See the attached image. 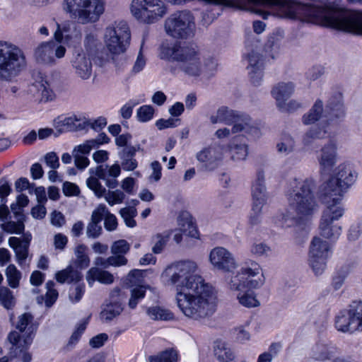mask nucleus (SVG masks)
Listing matches in <instances>:
<instances>
[{"instance_id": "nucleus-60", "label": "nucleus", "mask_w": 362, "mask_h": 362, "mask_svg": "<svg viewBox=\"0 0 362 362\" xmlns=\"http://www.w3.org/2000/svg\"><path fill=\"white\" fill-rule=\"evenodd\" d=\"M220 11L214 12L213 10H206L202 13V23L204 26L209 25L218 16Z\"/></svg>"}, {"instance_id": "nucleus-56", "label": "nucleus", "mask_w": 362, "mask_h": 362, "mask_svg": "<svg viewBox=\"0 0 362 362\" xmlns=\"http://www.w3.org/2000/svg\"><path fill=\"white\" fill-rule=\"evenodd\" d=\"M269 251L270 247L263 243H255L250 248L251 253L256 256L267 255Z\"/></svg>"}, {"instance_id": "nucleus-41", "label": "nucleus", "mask_w": 362, "mask_h": 362, "mask_svg": "<svg viewBox=\"0 0 362 362\" xmlns=\"http://www.w3.org/2000/svg\"><path fill=\"white\" fill-rule=\"evenodd\" d=\"M322 128H319L317 127H312L309 131H308L303 136V142L305 146L310 145L313 141L315 139H322L325 137V134H327V130L325 129L326 124H322Z\"/></svg>"}, {"instance_id": "nucleus-13", "label": "nucleus", "mask_w": 362, "mask_h": 362, "mask_svg": "<svg viewBox=\"0 0 362 362\" xmlns=\"http://www.w3.org/2000/svg\"><path fill=\"white\" fill-rule=\"evenodd\" d=\"M105 45L113 54L124 52L129 45L131 33L125 21L115 22L106 28L104 35Z\"/></svg>"}, {"instance_id": "nucleus-36", "label": "nucleus", "mask_w": 362, "mask_h": 362, "mask_svg": "<svg viewBox=\"0 0 362 362\" xmlns=\"http://www.w3.org/2000/svg\"><path fill=\"white\" fill-rule=\"evenodd\" d=\"M123 310L122 304L119 302H114L107 304L100 313V318L106 322L113 320L119 315Z\"/></svg>"}, {"instance_id": "nucleus-20", "label": "nucleus", "mask_w": 362, "mask_h": 362, "mask_svg": "<svg viewBox=\"0 0 362 362\" xmlns=\"http://www.w3.org/2000/svg\"><path fill=\"white\" fill-rule=\"evenodd\" d=\"M209 261L218 270L230 272L237 267L233 254L223 247L212 249L209 254Z\"/></svg>"}, {"instance_id": "nucleus-53", "label": "nucleus", "mask_w": 362, "mask_h": 362, "mask_svg": "<svg viewBox=\"0 0 362 362\" xmlns=\"http://www.w3.org/2000/svg\"><path fill=\"white\" fill-rule=\"evenodd\" d=\"M202 65V74H204L206 77H210L211 76L214 75V72L216 70L218 64L214 58L209 57L204 60V64Z\"/></svg>"}, {"instance_id": "nucleus-39", "label": "nucleus", "mask_w": 362, "mask_h": 362, "mask_svg": "<svg viewBox=\"0 0 362 362\" xmlns=\"http://www.w3.org/2000/svg\"><path fill=\"white\" fill-rule=\"evenodd\" d=\"M146 313L153 320H170L173 318V314L171 312L159 306L148 308Z\"/></svg>"}, {"instance_id": "nucleus-6", "label": "nucleus", "mask_w": 362, "mask_h": 362, "mask_svg": "<svg viewBox=\"0 0 362 362\" xmlns=\"http://www.w3.org/2000/svg\"><path fill=\"white\" fill-rule=\"evenodd\" d=\"M197 264L192 261H180L168 266L163 276L170 284L175 286L177 293L198 289V286L206 283L202 276L195 274Z\"/></svg>"}, {"instance_id": "nucleus-18", "label": "nucleus", "mask_w": 362, "mask_h": 362, "mask_svg": "<svg viewBox=\"0 0 362 362\" xmlns=\"http://www.w3.org/2000/svg\"><path fill=\"white\" fill-rule=\"evenodd\" d=\"M66 48L53 40L40 43L35 49L34 57L35 60L43 64H55L56 57L61 59L64 57Z\"/></svg>"}, {"instance_id": "nucleus-12", "label": "nucleus", "mask_w": 362, "mask_h": 362, "mask_svg": "<svg viewBox=\"0 0 362 362\" xmlns=\"http://www.w3.org/2000/svg\"><path fill=\"white\" fill-rule=\"evenodd\" d=\"M166 33L176 39H187L194 35L195 23L192 14L188 11H177L165 21Z\"/></svg>"}, {"instance_id": "nucleus-57", "label": "nucleus", "mask_w": 362, "mask_h": 362, "mask_svg": "<svg viewBox=\"0 0 362 362\" xmlns=\"http://www.w3.org/2000/svg\"><path fill=\"white\" fill-rule=\"evenodd\" d=\"M179 119L168 118V119H160L156 121V126L159 130H162L167 128H173L177 126Z\"/></svg>"}, {"instance_id": "nucleus-59", "label": "nucleus", "mask_w": 362, "mask_h": 362, "mask_svg": "<svg viewBox=\"0 0 362 362\" xmlns=\"http://www.w3.org/2000/svg\"><path fill=\"white\" fill-rule=\"evenodd\" d=\"M84 284H77L69 293V298L73 302H78L84 293Z\"/></svg>"}, {"instance_id": "nucleus-46", "label": "nucleus", "mask_w": 362, "mask_h": 362, "mask_svg": "<svg viewBox=\"0 0 362 362\" xmlns=\"http://www.w3.org/2000/svg\"><path fill=\"white\" fill-rule=\"evenodd\" d=\"M33 320V315L28 313H25L18 317L16 329H18L21 332H24L27 329L26 335L24 337V338L29 334V327L33 325L37 328V326L32 323Z\"/></svg>"}, {"instance_id": "nucleus-15", "label": "nucleus", "mask_w": 362, "mask_h": 362, "mask_svg": "<svg viewBox=\"0 0 362 362\" xmlns=\"http://www.w3.org/2000/svg\"><path fill=\"white\" fill-rule=\"evenodd\" d=\"M335 327L342 332L362 331V302L353 301L348 308L341 310L336 316Z\"/></svg>"}, {"instance_id": "nucleus-4", "label": "nucleus", "mask_w": 362, "mask_h": 362, "mask_svg": "<svg viewBox=\"0 0 362 362\" xmlns=\"http://www.w3.org/2000/svg\"><path fill=\"white\" fill-rule=\"evenodd\" d=\"M89 173L91 175L87 179L86 184L97 197H105L106 202L110 206L120 204L124 201L125 198L124 192L117 189L108 191L107 193L106 189L99 182V179L104 180L106 186L110 189L117 187L118 182L116 178L121 173V167L119 164L115 163L111 166L100 165L96 168H90Z\"/></svg>"}, {"instance_id": "nucleus-43", "label": "nucleus", "mask_w": 362, "mask_h": 362, "mask_svg": "<svg viewBox=\"0 0 362 362\" xmlns=\"http://www.w3.org/2000/svg\"><path fill=\"white\" fill-rule=\"evenodd\" d=\"M6 276L8 284L11 288H16L19 286L21 273L14 264H11L7 267L6 269Z\"/></svg>"}, {"instance_id": "nucleus-22", "label": "nucleus", "mask_w": 362, "mask_h": 362, "mask_svg": "<svg viewBox=\"0 0 362 362\" xmlns=\"http://www.w3.org/2000/svg\"><path fill=\"white\" fill-rule=\"evenodd\" d=\"M252 211L255 213L262 212L263 206L267 202V194L264 185V173L259 170L257 173V178L252 187Z\"/></svg>"}, {"instance_id": "nucleus-49", "label": "nucleus", "mask_w": 362, "mask_h": 362, "mask_svg": "<svg viewBox=\"0 0 362 362\" xmlns=\"http://www.w3.org/2000/svg\"><path fill=\"white\" fill-rule=\"evenodd\" d=\"M0 303L7 310L14 306V298L12 292L6 287H0Z\"/></svg>"}, {"instance_id": "nucleus-14", "label": "nucleus", "mask_w": 362, "mask_h": 362, "mask_svg": "<svg viewBox=\"0 0 362 362\" xmlns=\"http://www.w3.org/2000/svg\"><path fill=\"white\" fill-rule=\"evenodd\" d=\"M130 9L138 21L148 24L158 21L167 13L161 0H132Z\"/></svg>"}, {"instance_id": "nucleus-7", "label": "nucleus", "mask_w": 362, "mask_h": 362, "mask_svg": "<svg viewBox=\"0 0 362 362\" xmlns=\"http://www.w3.org/2000/svg\"><path fill=\"white\" fill-rule=\"evenodd\" d=\"M26 66L25 54L19 47L6 41H0V81H12Z\"/></svg>"}, {"instance_id": "nucleus-50", "label": "nucleus", "mask_w": 362, "mask_h": 362, "mask_svg": "<svg viewBox=\"0 0 362 362\" xmlns=\"http://www.w3.org/2000/svg\"><path fill=\"white\" fill-rule=\"evenodd\" d=\"M62 124L66 127L69 131L82 130L86 126V123L81 122V120L78 119L76 116L64 118L62 121Z\"/></svg>"}, {"instance_id": "nucleus-24", "label": "nucleus", "mask_w": 362, "mask_h": 362, "mask_svg": "<svg viewBox=\"0 0 362 362\" xmlns=\"http://www.w3.org/2000/svg\"><path fill=\"white\" fill-rule=\"evenodd\" d=\"M335 354V348L324 341L316 342L310 349V358L316 361H329Z\"/></svg>"}, {"instance_id": "nucleus-5", "label": "nucleus", "mask_w": 362, "mask_h": 362, "mask_svg": "<svg viewBox=\"0 0 362 362\" xmlns=\"http://www.w3.org/2000/svg\"><path fill=\"white\" fill-rule=\"evenodd\" d=\"M160 58L177 62L179 69L189 76L197 77L202 74L200 54L192 45L164 47L160 52Z\"/></svg>"}, {"instance_id": "nucleus-32", "label": "nucleus", "mask_w": 362, "mask_h": 362, "mask_svg": "<svg viewBox=\"0 0 362 362\" xmlns=\"http://www.w3.org/2000/svg\"><path fill=\"white\" fill-rule=\"evenodd\" d=\"M86 280L90 286H92L95 281L104 284H111L114 281V276L107 271L92 267L87 272Z\"/></svg>"}, {"instance_id": "nucleus-58", "label": "nucleus", "mask_w": 362, "mask_h": 362, "mask_svg": "<svg viewBox=\"0 0 362 362\" xmlns=\"http://www.w3.org/2000/svg\"><path fill=\"white\" fill-rule=\"evenodd\" d=\"M102 230L100 224L90 222L87 226L86 234L88 238H97L100 235Z\"/></svg>"}, {"instance_id": "nucleus-11", "label": "nucleus", "mask_w": 362, "mask_h": 362, "mask_svg": "<svg viewBox=\"0 0 362 362\" xmlns=\"http://www.w3.org/2000/svg\"><path fill=\"white\" fill-rule=\"evenodd\" d=\"M345 213L341 199L333 198L326 201L319 224L320 235L327 240L336 241L341 233V227L335 223Z\"/></svg>"}, {"instance_id": "nucleus-21", "label": "nucleus", "mask_w": 362, "mask_h": 362, "mask_svg": "<svg viewBox=\"0 0 362 362\" xmlns=\"http://www.w3.org/2000/svg\"><path fill=\"white\" fill-rule=\"evenodd\" d=\"M75 74L83 80L90 78L93 71V64L88 54L83 50L76 51L73 53L70 61Z\"/></svg>"}, {"instance_id": "nucleus-8", "label": "nucleus", "mask_w": 362, "mask_h": 362, "mask_svg": "<svg viewBox=\"0 0 362 362\" xmlns=\"http://www.w3.org/2000/svg\"><path fill=\"white\" fill-rule=\"evenodd\" d=\"M344 116L342 95L337 93L329 99L325 108L323 107V102L320 99L317 100L310 111L304 115L303 121L305 124H311L320 121L322 124L328 125Z\"/></svg>"}, {"instance_id": "nucleus-30", "label": "nucleus", "mask_w": 362, "mask_h": 362, "mask_svg": "<svg viewBox=\"0 0 362 362\" xmlns=\"http://www.w3.org/2000/svg\"><path fill=\"white\" fill-rule=\"evenodd\" d=\"M8 243L9 247L14 251L17 263L21 267H23L28 257L30 246L21 243L20 238L14 236L9 238Z\"/></svg>"}, {"instance_id": "nucleus-31", "label": "nucleus", "mask_w": 362, "mask_h": 362, "mask_svg": "<svg viewBox=\"0 0 362 362\" xmlns=\"http://www.w3.org/2000/svg\"><path fill=\"white\" fill-rule=\"evenodd\" d=\"M237 112L226 106H222L217 110L215 114L210 117V122L212 124L223 123L231 125L238 117Z\"/></svg>"}, {"instance_id": "nucleus-23", "label": "nucleus", "mask_w": 362, "mask_h": 362, "mask_svg": "<svg viewBox=\"0 0 362 362\" xmlns=\"http://www.w3.org/2000/svg\"><path fill=\"white\" fill-rule=\"evenodd\" d=\"M248 65L247 69L251 82L255 86H259L262 80L264 69V59L256 50H252L247 56Z\"/></svg>"}, {"instance_id": "nucleus-28", "label": "nucleus", "mask_w": 362, "mask_h": 362, "mask_svg": "<svg viewBox=\"0 0 362 362\" xmlns=\"http://www.w3.org/2000/svg\"><path fill=\"white\" fill-rule=\"evenodd\" d=\"M237 116L234 119L235 121L233 123L232 133L245 132L247 134H259V129L252 124L251 117L248 115L238 111Z\"/></svg>"}, {"instance_id": "nucleus-16", "label": "nucleus", "mask_w": 362, "mask_h": 362, "mask_svg": "<svg viewBox=\"0 0 362 362\" xmlns=\"http://www.w3.org/2000/svg\"><path fill=\"white\" fill-rule=\"evenodd\" d=\"M332 254V247L327 241L317 236L313 238L309 250V264L315 275L324 272Z\"/></svg>"}, {"instance_id": "nucleus-3", "label": "nucleus", "mask_w": 362, "mask_h": 362, "mask_svg": "<svg viewBox=\"0 0 362 362\" xmlns=\"http://www.w3.org/2000/svg\"><path fill=\"white\" fill-rule=\"evenodd\" d=\"M261 268L254 261L245 262L240 270L230 278L228 282L231 290L240 291L238 294L239 303L247 308H254L259 305L254 293L250 290L257 288L263 285L264 278L260 274Z\"/></svg>"}, {"instance_id": "nucleus-10", "label": "nucleus", "mask_w": 362, "mask_h": 362, "mask_svg": "<svg viewBox=\"0 0 362 362\" xmlns=\"http://www.w3.org/2000/svg\"><path fill=\"white\" fill-rule=\"evenodd\" d=\"M62 6L64 12L81 24L96 22L104 12L100 0H64Z\"/></svg>"}, {"instance_id": "nucleus-26", "label": "nucleus", "mask_w": 362, "mask_h": 362, "mask_svg": "<svg viewBox=\"0 0 362 362\" xmlns=\"http://www.w3.org/2000/svg\"><path fill=\"white\" fill-rule=\"evenodd\" d=\"M295 86L293 82H280L272 90L273 97L276 99L279 108L285 107V102L293 93Z\"/></svg>"}, {"instance_id": "nucleus-48", "label": "nucleus", "mask_w": 362, "mask_h": 362, "mask_svg": "<svg viewBox=\"0 0 362 362\" xmlns=\"http://www.w3.org/2000/svg\"><path fill=\"white\" fill-rule=\"evenodd\" d=\"M177 356L175 351H165L157 356H151L149 362H177Z\"/></svg>"}, {"instance_id": "nucleus-40", "label": "nucleus", "mask_w": 362, "mask_h": 362, "mask_svg": "<svg viewBox=\"0 0 362 362\" xmlns=\"http://www.w3.org/2000/svg\"><path fill=\"white\" fill-rule=\"evenodd\" d=\"M16 221H8L1 224V228L3 230L11 234L20 235L23 233L25 230L24 220L22 218H16Z\"/></svg>"}, {"instance_id": "nucleus-1", "label": "nucleus", "mask_w": 362, "mask_h": 362, "mask_svg": "<svg viewBox=\"0 0 362 362\" xmlns=\"http://www.w3.org/2000/svg\"><path fill=\"white\" fill-rule=\"evenodd\" d=\"M177 306L187 317L201 320L211 317L216 311V296L214 288L207 283L198 286V289L177 293Z\"/></svg>"}, {"instance_id": "nucleus-44", "label": "nucleus", "mask_w": 362, "mask_h": 362, "mask_svg": "<svg viewBox=\"0 0 362 362\" xmlns=\"http://www.w3.org/2000/svg\"><path fill=\"white\" fill-rule=\"evenodd\" d=\"M119 214L124 221L127 226L134 228L136 225V221L134 218L136 216V209L134 207L129 206L124 207L119 210Z\"/></svg>"}, {"instance_id": "nucleus-33", "label": "nucleus", "mask_w": 362, "mask_h": 362, "mask_svg": "<svg viewBox=\"0 0 362 362\" xmlns=\"http://www.w3.org/2000/svg\"><path fill=\"white\" fill-rule=\"evenodd\" d=\"M81 273L74 269L71 265L68 266L66 269L59 271L55 274L56 280L60 283L64 284L65 282H78L82 279Z\"/></svg>"}, {"instance_id": "nucleus-63", "label": "nucleus", "mask_w": 362, "mask_h": 362, "mask_svg": "<svg viewBox=\"0 0 362 362\" xmlns=\"http://www.w3.org/2000/svg\"><path fill=\"white\" fill-rule=\"evenodd\" d=\"M107 339V334L105 333H101L91 338L89 341V344L93 348H100L104 345L105 342Z\"/></svg>"}, {"instance_id": "nucleus-55", "label": "nucleus", "mask_w": 362, "mask_h": 362, "mask_svg": "<svg viewBox=\"0 0 362 362\" xmlns=\"http://www.w3.org/2000/svg\"><path fill=\"white\" fill-rule=\"evenodd\" d=\"M107 211V209L104 204L99 205L98 207L93 211L90 222L100 224L104 216L106 215Z\"/></svg>"}, {"instance_id": "nucleus-9", "label": "nucleus", "mask_w": 362, "mask_h": 362, "mask_svg": "<svg viewBox=\"0 0 362 362\" xmlns=\"http://www.w3.org/2000/svg\"><path fill=\"white\" fill-rule=\"evenodd\" d=\"M357 174L349 164H340L334 173L321 186L322 195L331 200L341 199L356 180Z\"/></svg>"}, {"instance_id": "nucleus-42", "label": "nucleus", "mask_w": 362, "mask_h": 362, "mask_svg": "<svg viewBox=\"0 0 362 362\" xmlns=\"http://www.w3.org/2000/svg\"><path fill=\"white\" fill-rule=\"evenodd\" d=\"M296 146V141L290 135H284L281 137V141L276 144L279 153L285 156L292 153Z\"/></svg>"}, {"instance_id": "nucleus-2", "label": "nucleus", "mask_w": 362, "mask_h": 362, "mask_svg": "<svg viewBox=\"0 0 362 362\" xmlns=\"http://www.w3.org/2000/svg\"><path fill=\"white\" fill-rule=\"evenodd\" d=\"M315 184L312 178L291 179L286 190L288 206L299 218L312 217L319 205L315 195Z\"/></svg>"}, {"instance_id": "nucleus-45", "label": "nucleus", "mask_w": 362, "mask_h": 362, "mask_svg": "<svg viewBox=\"0 0 362 362\" xmlns=\"http://www.w3.org/2000/svg\"><path fill=\"white\" fill-rule=\"evenodd\" d=\"M85 250L86 247L83 245H80L75 250V255L76 257L75 264L80 269L88 267L90 263L89 257L85 254Z\"/></svg>"}, {"instance_id": "nucleus-35", "label": "nucleus", "mask_w": 362, "mask_h": 362, "mask_svg": "<svg viewBox=\"0 0 362 362\" xmlns=\"http://www.w3.org/2000/svg\"><path fill=\"white\" fill-rule=\"evenodd\" d=\"M214 354L220 362H232L235 355L225 342L217 341L214 347Z\"/></svg>"}, {"instance_id": "nucleus-19", "label": "nucleus", "mask_w": 362, "mask_h": 362, "mask_svg": "<svg viewBox=\"0 0 362 362\" xmlns=\"http://www.w3.org/2000/svg\"><path fill=\"white\" fill-rule=\"evenodd\" d=\"M337 146L334 140L329 141L320 151L317 160L321 174H329L337 163Z\"/></svg>"}, {"instance_id": "nucleus-25", "label": "nucleus", "mask_w": 362, "mask_h": 362, "mask_svg": "<svg viewBox=\"0 0 362 362\" xmlns=\"http://www.w3.org/2000/svg\"><path fill=\"white\" fill-rule=\"evenodd\" d=\"M221 158L219 148L215 146H210L204 148L197 153V159L205 163V167L208 170H213L217 166L216 162Z\"/></svg>"}, {"instance_id": "nucleus-51", "label": "nucleus", "mask_w": 362, "mask_h": 362, "mask_svg": "<svg viewBox=\"0 0 362 362\" xmlns=\"http://www.w3.org/2000/svg\"><path fill=\"white\" fill-rule=\"evenodd\" d=\"M154 115V108L151 105H142L136 112L137 119L141 122L150 121Z\"/></svg>"}, {"instance_id": "nucleus-54", "label": "nucleus", "mask_w": 362, "mask_h": 362, "mask_svg": "<svg viewBox=\"0 0 362 362\" xmlns=\"http://www.w3.org/2000/svg\"><path fill=\"white\" fill-rule=\"evenodd\" d=\"M144 271L140 269H133L129 272L127 276V284L130 286H137L141 282L143 277Z\"/></svg>"}, {"instance_id": "nucleus-52", "label": "nucleus", "mask_w": 362, "mask_h": 362, "mask_svg": "<svg viewBox=\"0 0 362 362\" xmlns=\"http://www.w3.org/2000/svg\"><path fill=\"white\" fill-rule=\"evenodd\" d=\"M33 86L41 93L42 98H45L47 100H52V91L50 90L49 84L46 81L41 79L40 81H36L33 83Z\"/></svg>"}, {"instance_id": "nucleus-47", "label": "nucleus", "mask_w": 362, "mask_h": 362, "mask_svg": "<svg viewBox=\"0 0 362 362\" xmlns=\"http://www.w3.org/2000/svg\"><path fill=\"white\" fill-rule=\"evenodd\" d=\"M130 250V245L126 240H119L115 241L111 246V252L113 256L124 257Z\"/></svg>"}, {"instance_id": "nucleus-27", "label": "nucleus", "mask_w": 362, "mask_h": 362, "mask_svg": "<svg viewBox=\"0 0 362 362\" xmlns=\"http://www.w3.org/2000/svg\"><path fill=\"white\" fill-rule=\"evenodd\" d=\"M139 149V145H129V146H126L118 152V156L121 159V166L124 170L132 171L137 168L138 163L134 156Z\"/></svg>"}, {"instance_id": "nucleus-62", "label": "nucleus", "mask_w": 362, "mask_h": 362, "mask_svg": "<svg viewBox=\"0 0 362 362\" xmlns=\"http://www.w3.org/2000/svg\"><path fill=\"white\" fill-rule=\"evenodd\" d=\"M104 226L105 228L108 231L115 230L117 226V221L116 216L110 214L108 211L105 215Z\"/></svg>"}, {"instance_id": "nucleus-37", "label": "nucleus", "mask_w": 362, "mask_h": 362, "mask_svg": "<svg viewBox=\"0 0 362 362\" xmlns=\"http://www.w3.org/2000/svg\"><path fill=\"white\" fill-rule=\"evenodd\" d=\"M127 259L125 257L122 256H110L106 259L101 257H98L95 259V264L97 266H101L104 268H107L110 266H124L127 264Z\"/></svg>"}, {"instance_id": "nucleus-61", "label": "nucleus", "mask_w": 362, "mask_h": 362, "mask_svg": "<svg viewBox=\"0 0 362 362\" xmlns=\"http://www.w3.org/2000/svg\"><path fill=\"white\" fill-rule=\"evenodd\" d=\"M73 157L74 158V164L79 170L85 169L90 163L89 159L86 156L80 155L77 152L73 153Z\"/></svg>"}, {"instance_id": "nucleus-29", "label": "nucleus", "mask_w": 362, "mask_h": 362, "mask_svg": "<svg viewBox=\"0 0 362 362\" xmlns=\"http://www.w3.org/2000/svg\"><path fill=\"white\" fill-rule=\"evenodd\" d=\"M231 159L235 161L243 160L248 154L247 139L244 136L234 138L230 145Z\"/></svg>"}, {"instance_id": "nucleus-38", "label": "nucleus", "mask_w": 362, "mask_h": 362, "mask_svg": "<svg viewBox=\"0 0 362 362\" xmlns=\"http://www.w3.org/2000/svg\"><path fill=\"white\" fill-rule=\"evenodd\" d=\"M132 288L130 290L131 296L129 300L128 306L131 309H135L139 303L146 295V289L150 288L142 285H137L132 286Z\"/></svg>"}, {"instance_id": "nucleus-17", "label": "nucleus", "mask_w": 362, "mask_h": 362, "mask_svg": "<svg viewBox=\"0 0 362 362\" xmlns=\"http://www.w3.org/2000/svg\"><path fill=\"white\" fill-rule=\"evenodd\" d=\"M28 329L30 330L29 334L23 339L16 331L11 332L8 336V339L12 344L10 348L11 357H19L23 362H30L32 359L31 354L27 350L33 341L36 327L32 325L29 327Z\"/></svg>"}, {"instance_id": "nucleus-64", "label": "nucleus", "mask_w": 362, "mask_h": 362, "mask_svg": "<svg viewBox=\"0 0 362 362\" xmlns=\"http://www.w3.org/2000/svg\"><path fill=\"white\" fill-rule=\"evenodd\" d=\"M98 40L92 33L87 34L84 40V46L88 52H93L97 47Z\"/></svg>"}, {"instance_id": "nucleus-34", "label": "nucleus", "mask_w": 362, "mask_h": 362, "mask_svg": "<svg viewBox=\"0 0 362 362\" xmlns=\"http://www.w3.org/2000/svg\"><path fill=\"white\" fill-rule=\"evenodd\" d=\"M171 230H165L163 233H158L151 236V250L154 254H160L165 247L171 235Z\"/></svg>"}]
</instances>
